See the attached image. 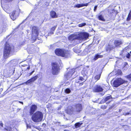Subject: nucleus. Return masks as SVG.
I'll list each match as a JSON object with an SVG mask.
<instances>
[{"label":"nucleus","mask_w":131,"mask_h":131,"mask_svg":"<svg viewBox=\"0 0 131 131\" xmlns=\"http://www.w3.org/2000/svg\"><path fill=\"white\" fill-rule=\"evenodd\" d=\"M55 52L57 55L65 58H69L71 56L70 52V51L63 49H57L55 50Z\"/></svg>","instance_id":"obj_1"},{"label":"nucleus","mask_w":131,"mask_h":131,"mask_svg":"<svg viewBox=\"0 0 131 131\" xmlns=\"http://www.w3.org/2000/svg\"><path fill=\"white\" fill-rule=\"evenodd\" d=\"M77 69H68L64 75V78L66 80H68L71 77L72 79H73L76 77L77 76V72L75 71Z\"/></svg>","instance_id":"obj_2"},{"label":"nucleus","mask_w":131,"mask_h":131,"mask_svg":"<svg viewBox=\"0 0 131 131\" xmlns=\"http://www.w3.org/2000/svg\"><path fill=\"white\" fill-rule=\"evenodd\" d=\"M43 117L42 113L40 111H38L34 114L32 117V119L34 122L38 123L41 121Z\"/></svg>","instance_id":"obj_3"},{"label":"nucleus","mask_w":131,"mask_h":131,"mask_svg":"<svg viewBox=\"0 0 131 131\" xmlns=\"http://www.w3.org/2000/svg\"><path fill=\"white\" fill-rule=\"evenodd\" d=\"M13 47V46L9 45V44H6L5 45L3 53L4 58L5 59L9 57L12 49Z\"/></svg>","instance_id":"obj_4"},{"label":"nucleus","mask_w":131,"mask_h":131,"mask_svg":"<svg viewBox=\"0 0 131 131\" xmlns=\"http://www.w3.org/2000/svg\"><path fill=\"white\" fill-rule=\"evenodd\" d=\"M70 107H69L68 109V111H70V114L71 113V112H80L82 110V106L81 104H77L75 106V108H72L71 107V108L70 109Z\"/></svg>","instance_id":"obj_5"},{"label":"nucleus","mask_w":131,"mask_h":131,"mask_svg":"<svg viewBox=\"0 0 131 131\" xmlns=\"http://www.w3.org/2000/svg\"><path fill=\"white\" fill-rule=\"evenodd\" d=\"M1 3L2 4V6L4 10L8 13H9L10 12V8L8 5H4L2 4L4 2H7L12 1V0H1Z\"/></svg>","instance_id":"obj_6"},{"label":"nucleus","mask_w":131,"mask_h":131,"mask_svg":"<svg viewBox=\"0 0 131 131\" xmlns=\"http://www.w3.org/2000/svg\"><path fill=\"white\" fill-rule=\"evenodd\" d=\"M127 82L126 81L121 78L116 79L113 83V85L114 87H117Z\"/></svg>","instance_id":"obj_7"},{"label":"nucleus","mask_w":131,"mask_h":131,"mask_svg":"<svg viewBox=\"0 0 131 131\" xmlns=\"http://www.w3.org/2000/svg\"><path fill=\"white\" fill-rule=\"evenodd\" d=\"M122 42L121 40H115L114 42L115 46L114 45H113L111 44H109L108 47L106 48V50L107 51H109L113 48H114L115 46H118L122 44Z\"/></svg>","instance_id":"obj_8"},{"label":"nucleus","mask_w":131,"mask_h":131,"mask_svg":"<svg viewBox=\"0 0 131 131\" xmlns=\"http://www.w3.org/2000/svg\"><path fill=\"white\" fill-rule=\"evenodd\" d=\"M89 36L88 34L85 32H81L77 35V39L80 40H85Z\"/></svg>","instance_id":"obj_9"},{"label":"nucleus","mask_w":131,"mask_h":131,"mask_svg":"<svg viewBox=\"0 0 131 131\" xmlns=\"http://www.w3.org/2000/svg\"><path fill=\"white\" fill-rule=\"evenodd\" d=\"M52 72L53 74H57L59 72V67L56 63H53L52 65Z\"/></svg>","instance_id":"obj_10"},{"label":"nucleus","mask_w":131,"mask_h":131,"mask_svg":"<svg viewBox=\"0 0 131 131\" xmlns=\"http://www.w3.org/2000/svg\"><path fill=\"white\" fill-rule=\"evenodd\" d=\"M103 90L102 87L100 85H95L93 88V91L94 92H99L103 91Z\"/></svg>","instance_id":"obj_11"},{"label":"nucleus","mask_w":131,"mask_h":131,"mask_svg":"<svg viewBox=\"0 0 131 131\" xmlns=\"http://www.w3.org/2000/svg\"><path fill=\"white\" fill-rule=\"evenodd\" d=\"M38 78V76L37 75H36L28 80L25 83L26 84H31L36 80Z\"/></svg>","instance_id":"obj_12"},{"label":"nucleus","mask_w":131,"mask_h":131,"mask_svg":"<svg viewBox=\"0 0 131 131\" xmlns=\"http://www.w3.org/2000/svg\"><path fill=\"white\" fill-rule=\"evenodd\" d=\"M38 28L37 27L33 26L32 28V35L35 34V36H36L38 34Z\"/></svg>","instance_id":"obj_13"},{"label":"nucleus","mask_w":131,"mask_h":131,"mask_svg":"<svg viewBox=\"0 0 131 131\" xmlns=\"http://www.w3.org/2000/svg\"><path fill=\"white\" fill-rule=\"evenodd\" d=\"M37 106L35 105H32L30 108V115L32 114L34 112L36 111L37 108Z\"/></svg>","instance_id":"obj_14"},{"label":"nucleus","mask_w":131,"mask_h":131,"mask_svg":"<svg viewBox=\"0 0 131 131\" xmlns=\"http://www.w3.org/2000/svg\"><path fill=\"white\" fill-rule=\"evenodd\" d=\"M15 11H14L11 15H10L11 18L13 20H14L17 18L18 15L15 14Z\"/></svg>","instance_id":"obj_15"},{"label":"nucleus","mask_w":131,"mask_h":131,"mask_svg":"<svg viewBox=\"0 0 131 131\" xmlns=\"http://www.w3.org/2000/svg\"><path fill=\"white\" fill-rule=\"evenodd\" d=\"M103 55H100L99 54H96L94 56V58H93V60L95 61L97 60L99 58H103Z\"/></svg>","instance_id":"obj_16"},{"label":"nucleus","mask_w":131,"mask_h":131,"mask_svg":"<svg viewBox=\"0 0 131 131\" xmlns=\"http://www.w3.org/2000/svg\"><path fill=\"white\" fill-rule=\"evenodd\" d=\"M77 36L74 35H72L68 37L69 39L70 40H73L76 39H77Z\"/></svg>","instance_id":"obj_17"},{"label":"nucleus","mask_w":131,"mask_h":131,"mask_svg":"<svg viewBox=\"0 0 131 131\" xmlns=\"http://www.w3.org/2000/svg\"><path fill=\"white\" fill-rule=\"evenodd\" d=\"M50 13L52 18H54L57 17L58 16L56 15V13L55 12L51 11L50 12Z\"/></svg>","instance_id":"obj_18"},{"label":"nucleus","mask_w":131,"mask_h":131,"mask_svg":"<svg viewBox=\"0 0 131 131\" xmlns=\"http://www.w3.org/2000/svg\"><path fill=\"white\" fill-rule=\"evenodd\" d=\"M112 99V97L110 95L106 96L104 99V100L105 102L108 101V103H109L111 101Z\"/></svg>","instance_id":"obj_19"},{"label":"nucleus","mask_w":131,"mask_h":131,"mask_svg":"<svg viewBox=\"0 0 131 131\" xmlns=\"http://www.w3.org/2000/svg\"><path fill=\"white\" fill-rule=\"evenodd\" d=\"M88 4H77V5H75L74 7H75L79 8L81 7H82L83 6H87L88 5Z\"/></svg>","instance_id":"obj_20"},{"label":"nucleus","mask_w":131,"mask_h":131,"mask_svg":"<svg viewBox=\"0 0 131 131\" xmlns=\"http://www.w3.org/2000/svg\"><path fill=\"white\" fill-rule=\"evenodd\" d=\"M82 74L83 75L84 77L85 78L88 74V72L85 69H84L81 72Z\"/></svg>","instance_id":"obj_21"},{"label":"nucleus","mask_w":131,"mask_h":131,"mask_svg":"<svg viewBox=\"0 0 131 131\" xmlns=\"http://www.w3.org/2000/svg\"><path fill=\"white\" fill-rule=\"evenodd\" d=\"M115 73H116L115 74L117 75H121L122 74V72L121 71V70L120 69L117 70V71L115 72Z\"/></svg>","instance_id":"obj_22"},{"label":"nucleus","mask_w":131,"mask_h":131,"mask_svg":"<svg viewBox=\"0 0 131 131\" xmlns=\"http://www.w3.org/2000/svg\"><path fill=\"white\" fill-rule=\"evenodd\" d=\"M98 18L99 20L103 21H105V19L104 18L103 16L101 15H99L98 16Z\"/></svg>","instance_id":"obj_23"},{"label":"nucleus","mask_w":131,"mask_h":131,"mask_svg":"<svg viewBox=\"0 0 131 131\" xmlns=\"http://www.w3.org/2000/svg\"><path fill=\"white\" fill-rule=\"evenodd\" d=\"M82 124V123H80V122H78L75 123V128H79Z\"/></svg>","instance_id":"obj_24"},{"label":"nucleus","mask_w":131,"mask_h":131,"mask_svg":"<svg viewBox=\"0 0 131 131\" xmlns=\"http://www.w3.org/2000/svg\"><path fill=\"white\" fill-rule=\"evenodd\" d=\"M4 130V131H10L12 130V128L9 126H8L5 128Z\"/></svg>","instance_id":"obj_25"},{"label":"nucleus","mask_w":131,"mask_h":131,"mask_svg":"<svg viewBox=\"0 0 131 131\" xmlns=\"http://www.w3.org/2000/svg\"><path fill=\"white\" fill-rule=\"evenodd\" d=\"M101 75L100 74L96 75L94 78L96 80V81L99 80L100 78Z\"/></svg>","instance_id":"obj_26"},{"label":"nucleus","mask_w":131,"mask_h":131,"mask_svg":"<svg viewBox=\"0 0 131 131\" xmlns=\"http://www.w3.org/2000/svg\"><path fill=\"white\" fill-rule=\"evenodd\" d=\"M86 25V24L85 23H82L79 24L78 26L79 27H82Z\"/></svg>","instance_id":"obj_27"},{"label":"nucleus","mask_w":131,"mask_h":131,"mask_svg":"<svg viewBox=\"0 0 131 131\" xmlns=\"http://www.w3.org/2000/svg\"><path fill=\"white\" fill-rule=\"evenodd\" d=\"M131 17V11H130L127 17V20L128 21L130 20Z\"/></svg>","instance_id":"obj_28"},{"label":"nucleus","mask_w":131,"mask_h":131,"mask_svg":"<svg viewBox=\"0 0 131 131\" xmlns=\"http://www.w3.org/2000/svg\"><path fill=\"white\" fill-rule=\"evenodd\" d=\"M65 92L66 93H69L71 92V90L69 88L66 89L65 90Z\"/></svg>","instance_id":"obj_29"},{"label":"nucleus","mask_w":131,"mask_h":131,"mask_svg":"<svg viewBox=\"0 0 131 131\" xmlns=\"http://www.w3.org/2000/svg\"><path fill=\"white\" fill-rule=\"evenodd\" d=\"M56 28V26H54L51 29V31L50 32V33L51 34H53V32L52 31H53L54 30H55Z\"/></svg>","instance_id":"obj_30"},{"label":"nucleus","mask_w":131,"mask_h":131,"mask_svg":"<svg viewBox=\"0 0 131 131\" xmlns=\"http://www.w3.org/2000/svg\"><path fill=\"white\" fill-rule=\"evenodd\" d=\"M126 77L129 80L131 81V74H130L127 77Z\"/></svg>","instance_id":"obj_31"},{"label":"nucleus","mask_w":131,"mask_h":131,"mask_svg":"<svg viewBox=\"0 0 131 131\" xmlns=\"http://www.w3.org/2000/svg\"><path fill=\"white\" fill-rule=\"evenodd\" d=\"M79 80H81L82 81H85L86 80V78L84 79L83 78H82V77H80L79 78Z\"/></svg>","instance_id":"obj_32"},{"label":"nucleus","mask_w":131,"mask_h":131,"mask_svg":"<svg viewBox=\"0 0 131 131\" xmlns=\"http://www.w3.org/2000/svg\"><path fill=\"white\" fill-rule=\"evenodd\" d=\"M107 106L104 105H102L101 106V108L103 109H105L106 108Z\"/></svg>","instance_id":"obj_33"},{"label":"nucleus","mask_w":131,"mask_h":131,"mask_svg":"<svg viewBox=\"0 0 131 131\" xmlns=\"http://www.w3.org/2000/svg\"><path fill=\"white\" fill-rule=\"evenodd\" d=\"M131 56V54H130L129 53H128V54H127L126 56V57L127 58H129Z\"/></svg>","instance_id":"obj_34"},{"label":"nucleus","mask_w":131,"mask_h":131,"mask_svg":"<svg viewBox=\"0 0 131 131\" xmlns=\"http://www.w3.org/2000/svg\"><path fill=\"white\" fill-rule=\"evenodd\" d=\"M76 48H74L73 49V50L74 52L77 53H78L80 52V51L78 50H75Z\"/></svg>","instance_id":"obj_35"},{"label":"nucleus","mask_w":131,"mask_h":131,"mask_svg":"<svg viewBox=\"0 0 131 131\" xmlns=\"http://www.w3.org/2000/svg\"><path fill=\"white\" fill-rule=\"evenodd\" d=\"M97 6L96 5V6H95L94 7V11L95 12L96 11V9L97 8Z\"/></svg>","instance_id":"obj_36"},{"label":"nucleus","mask_w":131,"mask_h":131,"mask_svg":"<svg viewBox=\"0 0 131 131\" xmlns=\"http://www.w3.org/2000/svg\"><path fill=\"white\" fill-rule=\"evenodd\" d=\"M130 113H125V114H123L125 115L126 116V115H128Z\"/></svg>","instance_id":"obj_37"},{"label":"nucleus","mask_w":131,"mask_h":131,"mask_svg":"<svg viewBox=\"0 0 131 131\" xmlns=\"http://www.w3.org/2000/svg\"><path fill=\"white\" fill-rule=\"evenodd\" d=\"M0 125L2 127H3V124L2 123V122H0Z\"/></svg>","instance_id":"obj_38"},{"label":"nucleus","mask_w":131,"mask_h":131,"mask_svg":"<svg viewBox=\"0 0 131 131\" xmlns=\"http://www.w3.org/2000/svg\"><path fill=\"white\" fill-rule=\"evenodd\" d=\"M34 72V71H32L30 73V75H31L32 74V73Z\"/></svg>","instance_id":"obj_39"},{"label":"nucleus","mask_w":131,"mask_h":131,"mask_svg":"<svg viewBox=\"0 0 131 131\" xmlns=\"http://www.w3.org/2000/svg\"><path fill=\"white\" fill-rule=\"evenodd\" d=\"M30 69V66H29V67H28L27 68V69L28 70H29Z\"/></svg>","instance_id":"obj_40"},{"label":"nucleus","mask_w":131,"mask_h":131,"mask_svg":"<svg viewBox=\"0 0 131 131\" xmlns=\"http://www.w3.org/2000/svg\"><path fill=\"white\" fill-rule=\"evenodd\" d=\"M19 102L20 103H21L22 104H23V102H20V101H19Z\"/></svg>","instance_id":"obj_41"},{"label":"nucleus","mask_w":131,"mask_h":131,"mask_svg":"<svg viewBox=\"0 0 131 131\" xmlns=\"http://www.w3.org/2000/svg\"><path fill=\"white\" fill-rule=\"evenodd\" d=\"M121 111H122L121 110H119V112H120Z\"/></svg>","instance_id":"obj_42"},{"label":"nucleus","mask_w":131,"mask_h":131,"mask_svg":"<svg viewBox=\"0 0 131 131\" xmlns=\"http://www.w3.org/2000/svg\"><path fill=\"white\" fill-rule=\"evenodd\" d=\"M3 96V95H1L0 96L2 97Z\"/></svg>","instance_id":"obj_43"},{"label":"nucleus","mask_w":131,"mask_h":131,"mask_svg":"<svg viewBox=\"0 0 131 131\" xmlns=\"http://www.w3.org/2000/svg\"><path fill=\"white\" fill-rule=\"evenodd\" d=\"M64 131H68V130H64Z\"/></svg>","instance_id":"obj_44"},{"label":"nucleus","mask_w":131,"mask_h":131,"mask_svg":"<svg viewBox=\"0 0 131 131\" xmlns=\"http://www.w3.org/2000/svg\"><path fill=\"white\" fill-rule=\"evenodd\" d=\"M129 53L130 54H131V51Z\"/></svg>","instance_id":"obj_45"},{"label":"nucleus","mask_w":131,"mask_h":131,"mask_svg":"<svg viewBox=\"0 0 131 131\" xmlns=\"http://www.w3.org/2000/svg\"><path fill=\"white\" fill-rule=\"evenodd\" d=\"M76 82H78H78H78V81H76Z\"/></svg>","instance_id":"obj_46"},{"label":"nucleus","mask_w":131,"mask_h":131,"mask_svg":"<svg viewBox=\"0 0 131 131\" xmlns=\"http://www.w3.org/2000/svg\"><path fill=\"white\" fill-rule=\"evenodd\" d=\"M22 45H24V43H23H23H22Z\"/></svg>","instance_id":"obj_47"},{"label":"nucleus","mask_w":131,"mask_h":131,"mask_svg":"<svg viewBox=\"0 0 131 131\" xmlns=\"http://www.w3.org/2000/svg\"><path fill=\"white\" fill-rule=\"evenodd\" d=\"M28 30H27V32H28Z\"/></svg>","instance_id":"obj_48"},{"label":"nucleus","mask_w":131,"mask_h":131,"mask_svg":"<svg viewBox=\"0 0 131 131\" xmlns=\"http://www.w3.org/2000/svg\"><path fill=\"white\" fill-rule=\"evenodd\" d=\"M1 85V83H0V86Z\"/></svg>","instance_id":"obj_49"}]
</instances>
